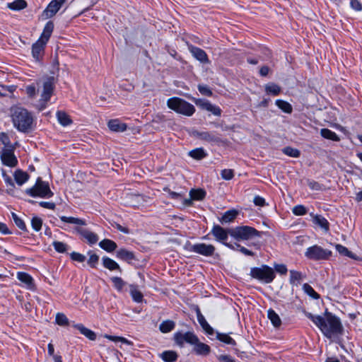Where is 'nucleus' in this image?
Instances as JSON below:
<instances>
[{"instance_id": "f257e3e1", "label": "nucleus", "mask_w": 362, "mask_h": 362, "mask_svg": "<svg viewBox=\"0 0 362 362\" xmlns=\"http://www.w3.org/2000/svg\"><path fill=\"white\" fill-rule=\"evenodd\" d=\"M305 315L329 339H331L334 335L341 334L343 331L340 320L331 313L325 312V317L314 315L310 313H307Z\"/></svg>"}, {"instance_id": "f03ea898", "label": "nucleus", "mask_w": 362, "mask_h": 362, "mask_svg": "<svg viewBox=\"0 0 362 362\" xmlns=\"http://www.w3.org/2000/svg\"><path fill=\"white\" fill-rule=\"evenodd\" d=\"M13 127L19 132L28 133L33 130L34 119L31 112L25 108L14 106L11 109Z\"/></svg>"}, {"instance_id": "7ed1b4c3", "label": "nucleus", "mask_w": 362, "mask_h": 362, "mask_svg": "<svg viewBox=\"0 0 362 362\" xmlns=\"http://www.w3.org/2000/svg\"><path fill=\"white\" fill-rule=\"evenodd\" d=\"M59 219L64 224L70 223L75 225V231L79 234L89 245H94L98 241L99 238L96 233L82 227L83 226L86 225V222L84 219L66 216H60Z\"/></svg>"}, {"instance_id": "20e7f679", "label": "nucleus", "mask_w": 362, "mask_h": 362, "mask_svg": "<svg viewBox=\"0 0 362 362\" xmlns=\"http://www.w3.org/2000/svg\"><path fill=\"white\" fill-rule=\"evenodd\" d=\"M54 89V78L52 76L43 80L42 89L40 90V98L36 104L38 110H43L47 106Z\"/></svg>"}, {"instance_id": "39448f33", "label": "nucleus", "mask_w": 362, "mask_h": 362, "mask_svg": "<svg viewBox=\"0 0 362 362\" xmlns=\"http://www.w3.org/2000/svg\"><path fill=\"white\" fill-rule=\"evenodd\" d=\"M167 105L175 112L187 117L192 116L195 112V107L193 105L177 97L169 98L167 101Z\"/></svg>"}, {"instance_id": "423d86ee", "label": "nucleus", "mask_w": 362, "mask_h": 362, "mask_svg": "<svg viewBox=\"0 0 362 362\" xmlns=\"http://www.w3.org/2000/svg\"><path fill=\"white\" fill-rule=\"evenodd\" d=\"M230 235L235 240H249L255 237H260L261 232L255 228L248 226H238L234 228H230Z\"/></svg>"}, {"instance_id": "0eeeda50", "label": "nucleus", "mask_w": 362, "mask_h": 362, "mask_svg": "<svg viewBox=\"0 0 362 362\" xmlns=\"http://www.w3.org/2000/svg\"><path fill=\"white\" fill-rule=\"evenodd\" d=\"M25 193L32 197H40L48 199L53 196V192L49 188L47 182L42 181L40 177H38L35 184L30 188L25 190Z\"/></svg>"}, {"instance_id": "6e6552de", "label": "nucleus", "mask_w": 362, "mask_h": 362, "mask_svg": "<svg viewBox=\"0 0 362 362\" xmlns=\"http://www.w3.org/2000/svg\"><path fill=\"white\" fill-rule=\"evenodd\" d=\"M250 274L253 279L264 284L272 282L276 276L274 269L266 264L251 268Z\"/></svg>"}, {"instance_id": "1a4fd4ad", "label": "nucleus", "mask_w": 362, "mask_h": 362, "mask_svg": "<svg viewBox=\"0 0 362 362\" xmlns=\"http://www.w3.org/2000/svg\"><path fill=\"white\" fill-rule=\"evenodd\" d=\"M332 255V252L327 249L315 245L309 247L305 252V256L312 260L319 261L328 259Z\"/></svg>"}, {"instance_id": "9d476101", "label": "nucleus", "mask_w": 362, "mask_h": 362, "mask_svg": "<svg viewBox=\"0 0 362 362\" xmlns=\"http://www.w3.org/2000/svg\"><path fill=\"white\" fill-rule=\"evenodd\" d=\"M174 339L176 344L180 346H183L185 343L193 345L198 342V337L191 332H187L185 333L177 332L174 335Z\"/></svg>"}, {"instance_id": "9b49d317", "label": "nucleus", "mask_w": 362, "mask_h": 362, "mask_svg": "<svg viewBox=\"0 0 362 362\" xmlns=\"http://www.w3.org/2000/svg\"><path fill=\"white\" fill-rule=\"evenodd\" d=\"M13 148H3L0 155L1 160L4 165L13 168L18 164V159L14 155Z\"/></svg>"}, {"instance_id": "f8f14e48", "label": "nucleus", "mask_w": 362, "mask_h": 362, "mask_svg": "<svg viewBox=\"0 0 362 362\" xmlns=\"http://www.w3.org/2000/svg\"><path fill=\"white\" fill-rule=\"evenodd\" d=\"M66 1L67 0H52L44 10L42 16L45 18L53 17Z\"/></svg>"}, {"instance_id": "ddd939ff", "label": "nucleus", "mask_w": 362, "mask_h": 362, "mask_svg": "<svg viewBox=\"0 0 362 362\" xmlns=\"http://www.w3.org/2000/svg\"><path fill=\"white\" fill-rule=\"evenodd\" d=\"M191 251L206 257L212 256L215 252V247L212 245L205 243H197L191 247Z\"/></svg>"}, {"instance_id": "4468645a", "label": "nucleus", "mask_w": 362, "mask_h": 362, "mask_svg": "<svg viewBox=\"0 0 362 362\" xmlns=\"http://www.w3.org/2000/svg\"><path fill=\"white\" fill-rule=\"evenodd\" d=\"M193 135L197 138L214 144L220 141V138L215 132H206V131H195Z\"/></svg>"}, {"instance_id": "2eb2a0df", "label": "nucleus", "mask_w": 362, "mask_h": 362, "mask_svg": "<svg viewBox=\"0 0 362 362\" xmlns=\"http://www.w3.org/2000/svg\"><path fill=\"white\" fill-rule=\"evenodd\" d=\"M230 229H225L219 225H214L211 230V233L214 237L215 240L225 245L228 238Z\"/></svg>"}, {"instance_id": "dca6fc26", "label": "nucleus", "mask_w": 362, "mask_h": 362, "mask_svg": "<svg viewBox=\"0 0 362 362\" xmlns=\"http://www.w3.org/2000/svg\"><path fill=\"white\" fill-rule=\"evenodd\" d=\"M195 104L201 108L206 110L208 112H211L216 116H220L221 115V108L215 105L211 104L209 101L203 99L194 100Z\"/></svg>"}, {"instance_id": "f3484780", "label": "nucleus", "mask_w": 362, "mask_h": 362, "mask_svg": "<svg viewBox=\"0 0 362 362\" xmlns=\"http://www.w3.org/2000/svg\"><path fill=\"white\" fill-rule=\"evenodd\" d=\"M189 50L192 56L200 62L203 64L209 62L206 53L202 49L191 45L189 47Z\"/></svg>"}, {"instance_id": "a211bd4d", "label": "nucleus", "mask_w": 362, "mask_h": 362, "mask_svg": "<svg viewBox=\"0 0 362 362\" xmlns=\"http://www.w3.org/2000/svg\"><path fill=\"white\" fill-rule=\"evenodd\" d=\"M46 43L37 40L32 46V56L35 61H40L44 54Z\"/></svg>"}, {"instance_id": "6ab92c4d", "label": "nucleus", "mask_w": 362, "mask_h": 362, "mask_svg": "<svg viewBox=\"0 0 362 362\" xmlns=\"http://www.w3.org/2000/svg\"><path fill=\"white\" fill-rule=\"evenodd\" d=\"M17 279L29 290L35 289V284L33 277L26 272H18L16 275Z\"/></svg>"}, {"instance_id": "aec40b11", "label": "nucleus", "mask_w": 362, "mask_h": 362, "mask_svg": "<svg viewBox=\"0 0 362 362\" xmlns=\"http://www.w3.org/2000/svg\"><path fill=\"white\" fill-rule=\"evenodd\" d=\"M13 177L16 184L21 186L29 180L30 176L26 172L18 169L14 172Z\"/></svg>"}, {"instance_id": "412c9836", "label": "nucleus", "mask_w": 362, "mask_h": 362, "mask_svg": "<svg viewBox=\"0 0 362 362\" xmlns=\"http://www.w3.org/2000/svg\"><path fill=\"white\" fill-rule=\"evenodd\" d=\"M107 126L111 131L116 132H123L127 129V124L121 122L119 119L110 120Z\"/></svg>"}, {"instance_id": "4be33fe9", "label": "nucleus", "mask_w": 362, "mask_h": 362, "mask_svg": "<svg viewBox=\"0 0 362 362\" xmlns=\"http://www.w3.org/2000/svg\"><path fill=\"white\" fill-rule=\"evenodd\" d=\"M53 29H54L53 23L51 21L47 22L46 23V25H45L42 33L41 34V35L38 40H42V42L47 44V42H48V40L52 35Z\"/></svg>"}, {"instance_id": "5701e85b", "label": "nucleus", "mask_w": 362, "mask_h": 362, "mask_svg": "<svg viewBox=\"0 0 362 362\" xmlns=\"http://www.w3.org/2000/svg\"><path fill=\"white\" fill-rule=\"evenodd\" d=\"M73 327L77 329L81 334L86 337L88 339L94 341L96 339L95 333L86 327L83 324H75Z\"/></svg>"}, {"instance_id": "b1692460", "label": "nucleus", "mask_w": 362, "mask_h": 362, "mask_svg": "<svg viewBox=\"0 0 362 362\" xmlns=\"http://www.w3.org/2000/svg\"><path fill=\"white\" fill-rule=\"evenodd\" d=\"M99 246L107 252H112L117 247L116 243L110 239H103L99 243Z\"/></svg>"}, {"instance_id": "393cba45", "label": "nucleus", "mask_w": 362, "mask_h": 362, "mask_svg": "<svg viewBox=\"0 0 362 362\" xmlns=\"http://www.w3.org/2000/svg\"><path fill=\"white\" fill-rule=\"evenodd\" d=\"M103 265L105 268L110 270H118L121 272V268L119 265L113 259L108 257H103Z\"/></svg>"}, {"instance_id": "a878e982", "label": "nucleus", "mask_w": 362, "mask_h": 362, "mask_svg": "<svg viewBox=\"0 0 362 362\" xmlns=\"http://www.w3.org/2000/svg\"><path fill=\"white\" fill-rule=\"evenodd\" d=\"M335 249L340 255H341L343 256H346V257H350L351 259H356V260L358 259V257L356 255H355L353 252H351V251H349L347 247H346L345 246H344L342 245L336 244Z\"/></svg>"}, {"instance_id": "bb28decb", "label": "nucleus", "mask_w": 362, "mask_h": 362, "mask_svg": "<svg viewBox=\"0 0 362 362\" xmlns=\"http://www.w3.org/2000/svg\"><path fill=\"white\" fill-rule=\"evenodd\" d=\"M56 115L59 123L64 127L69 126L72 123L70 117L65 112L57 111Z\"/></svg>"}, {"instance_id": "cd10ccee", "label": "nucleus", "mask_w": 362, "mask_h": 362, "mask_svg": "<svg viewBox=\"0 0 362 362\" xmlns=\"http://www.w3.org/2000/svg\"><path fill=\"white\" fill-rule=\"evenodd\" d=\"M194 351L198 355H207L210 352V346L206 344L201 343L198 341L197 344H194Z\"/></svg>"}, {"instance_id": "c85d7f7f", "label": "nucleus", "mask_w": 362, "mask_h": 362, "mask_svg": "<svg viewBox=\"0 0 362 362\" xmlns=\"http://www.w3.org/2000/svg\"><path fill=\"white\" fill-rule=\"evenodd\" d=\"M238 211L235 209L226 211L220 219L221 223H228L232 222L237 216Z\"/></svg>"}, {"instance_id": "c756f323", "label": "nucleus", "mask_w": 362, "mask_h": 362, "mask_svg": "<svg viewBox=\"0 0 362 362\" xmlns=\"http://www.w3.org/2000/svg\"><path fill=\"white\" fill-rule=\"evenodd\" d=\"M265 92L268 95H278L281 91V88L279 86L274 83H269L265 85Z\"/></svg>"}, {"instance_id": "7c9ffc66", "label": "nucleus", "mask_w": 362, "mask_h": 362, "mask_svg": "<svg viewBox=\"0 0 362 362\" xmlns=\"http://www.w3.org/2000/svg\"><path fill=\"white\" fill-rule=\"evenodd\" d=\"M116 256L118 259L124 261H131L134 259L133 252L125 249H120L117 250Z\"/></svg>"}, {"instance_id": "2f4dec72", "label": "nucleus", "mask_w": 362, "mask_h": 362, "mask_svg": "<svg viewBox=\"0 0 362 362\" xmlns=\"http://www.w3.org/2000/svg\"><path fill=\"white\" fill-rule=\"evenodd\" d=\"M321 136L327 139H329L334 141H339L340 140L339 136L334 132L329 129H322L320 130Z\"/></svg>"}, {"instance_id": "473e14b6", "label": "nucleus", "mask_w": 362, "mask_h": 362, "mask_svg": "<svg viewBox=\"0 0 362 362\" xmlns=\"http://www.w3.org/2000/svg\"><path fill=\"white\" fill-rule=\"evenodd\" d=\"M313 223L320 228H322L325 231L329 230V223L327 220L321 215H315L313 217Z\"/></svg>"}, {"instance_id": "72a5a7b5", "label": "nucleus", "mask_w": 362, "mask_h": 362, "mask_svg": "<svg viewBox=\"0 0 362 362\" xmlns=\"http://www.w3.org/2000/svg\"><path fill=\"white\" fill-rule=\"evenodd\" d=\"M130 295L136 303H141L143 300L144 296L143 294L139 289L137 286L135 285H130Z\"/></svg>"}, {"instance_id": "f704fd0d", "label": "nucleus", "mask_w": 362, "mask_h": 362, "mask_svg": "<svg viewBox=\"0 0 362 362\" xmlns=\"http://www.w3.org/2000/svg\"><path fill=\"white\" fill-rule=\"evenodd\" d=\"M268 318L275 327H279L281 325V320L279 315L272 309H269L267 312Z\"/></svg>"}, {"instance_id": "c9c22d12", "label": "nucleus", "mask_w": 362, "mask_h": 362, "mask_svg": "<svg viewBox=\"0 0 362 362\" xmlns=\"http://www.w3.org/2000/svg\"><path fill=\"white\" fill-rule=\"evenodd\" d=\"M160 358L165 362H174L177 358V354L173 351H165L160 354Z\"/></svg>"}, {"instance_id": "e433bc0d", "label": "nucleus", "mask_w": 362, "mask_h": 362, "mask_svg": "<svg viewBox=\"0 0 362 362\" xmlns=\"http://www.w3.org/2000/svg\"><path fill=\"white\" fill-rule=\"evenodd\" d=\"M276 105L281 109L284 112L290 114L292 112L293 107L291 105L283 100L278 99L275 102Z\"/></svg>"}, {"instance_id": "4c0bfd02", "label": "nucleus", "mask_w": 362, "mask_h": 362, "mask_svg": "<svg viewBox=\"0 0 362 362\" xmlns=\"http://www.w3.org/2000/svg\"><path fill=\"white\" fill-rule=\"evenodd\" d=\"M189 156L194 159L201 160L206 157L207 153L203 148H197L189 152Z\"/></svg>"}, {"instance_id": "58836bf2", "label": "nucleus", "mask_w": 362, "mask_h": 362, "mask_svg": "<svg viewBox=\"0 0 362 362\" xmlns=\"http://www.w3.org/2000/svg\"><path fill=\"white\" fill-rule=\"evenodd\" d=\"M302 273L296 270H290L289 282L292 285L298 286L302 280Z\"/></svg>"}, {"instance_id": "ea45409f", "label": "nucleus", "mask_w": 362, "mask_h": 362, "mask_svg": "<svg viewBox=\"0 0 362 362\" xmlns=\"http://www.w3.org/2000/svg\"><path fill=\"white\" fill-rule=\"evenodd\" d=\"M175 324L173 321L168 320L162 322L159 325V329L163 333H168L175 328Z\"/></svg>"}, {"instance_id": "a19ab883", "label": "nucleus", "mask_w": 362, "mask_h": 362, "mask_svg": "<svg viewBox=\"0 0 362 362\" xmlns=\"http://www.w3.org/2000/svg\"><path fill=\"white\" fill-rule=\"evenodd\" d=\"M216 338L219 341H221L225 344H230V345H233V346H235L236 344L235 340L227 334L217 332Z\"/></svg>"}, {"instance_id": "79ce46f5", "label": "nucleus", "mask_w": 362, "mask_h": 362, "mask_svg": "<svg viewBox=\"0 0 362 362\" xmlns=\"http://www.w3.org/2000/svg\"><path fill=\"white\" fill-rule=\"evenodd\" d=\"M189 195H190V197L192 199L200 201V200H202L205 197L206 192L203 189H192L189 192Z\"/></svg>"}, {"instance_id": "37998d69", "label": "nucleus", "mask_w": 362, "mask_h": 362, "mask_svg": "<svg viewBox=\"0 0 362 362\" xmlns=\"http://www.w3.org/2000/svg\"><path fill=\"white\" fill-rule=\"evenodd\" d=\"M52 246L59 253H65L69 250L68 245L60 241H54L52 243Z\"/></svg>"}, {"instance_id": "c03bdc74", "label": "nucleus", "mask_w": 362, "mask_h": 362, "mask_svg": "<svg viewBox=\"0 0 362 362\" xmlns=\"http://www.w3.org/2000/svg\"><path fill=\"white\" fill-rule=\"evenodd\" d=\"M1 175L6 183L7 190H13V189L15 188V184L12 178L6 173V171L4 170H1Z\"/></svg>"}, {"instance_id": "a18cd8bd", "label": "nucleus", "mask_w": 362, "mask_h": 362, "mask_svg": "<svg viewBox=\"0 0 362 362\" xmlns=\"http://www.w3.org/2000/svg\"><path fill=\"white\" fill-rule=\"evenodd\" d=\"M282 151L286 156L292 158H298L300 155V152L299 150L290 146L284 148Z\"/></svg>"}, {"instance_id": "49530a36", "label": "nucleus", "mask_w": 362, "mask_h": 362, "mask_svg": "<svg viewBox=\"0 0 362 362\" xmlns=\"http://www.w3.org/2000/svg\"><path fill=\"white\" fill-rule=\"evenodd\" d=\"M111 281L113 284L114 287L118 291H122L123 287L125 286L126 283L122 280V278L117 276H113L111 278Z\"/></svg>"}, {"instance_id": "de8ad7c7", "label": "nucleus", "mask_w": 362, "mask_h": 362, "mask_svg": "<svg viewBox=\"0 0 362 362\" xmlns=\"http://www.w3.org/2000/svg\"><path fill=\"white\" fill-rule=\"evenodd\" d=\"M105 338L110 339V341H115V342H122L124 344L132 346L133 345L132 341L128 340L127 339L122 337H117V336H112V335H105Z\"/></svg>"}, {"instance_id": "09e8293b", "label": "nucleus", "mask_w": 362, "mask_h": 362, "mask_svg": "<svg viewBox=\"0 0 362 362\" xmlns=\"http://www.w3.org/2000/svg\"><path fill=\"white\" fill-rule=\"evenodd\" d=\"M56 323L60 326H66L69 325V319L62 313H58L55 317Z\"/></svg>"}, {"instance_id": "8fccbe9b", "label": "nucleus", "mask_w": 362, "mask_h": 362, "mask_svg": "<svg viewBox=\"0 0 362 362\" xmlns=\"http://www.w3.org/2000/svg\"><path fill=\"white\" fill-rule=\"evenodd\" d=\"M27 6L24 0H15L9 4V8L12 10H21L25 8Z\"/></svg>"}, {"instance_id": "3c124183", "label": "nucleus", "mask_w": 362, "mask_h": 362, "mask_svg": "<svg viewBox=\"0 0 362 362\" xmlns=\"http://www.w3.org/2000/svg\"><path fill=\"white\" fill-rule=\"evenodd\" d=\"M11 216L16 226L22 230H26V226L24 221L15 213H12Z\"/></svg>"}, {"instance_id": "603ef678", "label": "nucleus", "mask_w": 362, "mask_h": 362, "mask_svg": "<svg viewBox=\"0 0 362 362\" xmlns=\"http://www.w3.org/2000/svg\"><path fill=\"white\" fill-rule=\"evenodd\" d=\"M0 141L4 145V148H13L7 134L4 132L0 133Z\"/></svg>"}, {"instance_id": "864d4df0", "label": "nucleus", "mask_w": 362, "mask_h": 362, "mask_svg": "<svg viewBox=\"0 0 362 362\" xmlns=\"http://www.w3.org/2000/svg\"><path fill=\"white\" fill-rule=\"evenodd\" d=\"M292 212L296 216H303L306 214L307 209L303 205L298 204L293 208Z\"/></svg>"}, {"instance_id": "5fc2aeb1", "label": "nucleus", "mask_w": 362, "mask_h": 362, "mask_svg": "<svg viewBox=\"0 0 362 362\" xmlns=\"http://www.w3.org/2000/svg\"><path fill=\"white\" fill-rule=\"evenodd\" d=\"M305 292L313 297V298L317 299L319 298V295L315 291L311 286L308 284H305L303 286Z\"/></svg>"}, {"instance_id": "6e6d98bb", "label": "nucleus", "mask_w": 362, "mask_h": 362, "mask_svg": "<svg viewBox=\"0 0 362 362\" xmlns=\"http://www.w3.org/2000/svg\"><path fill=\"white\" fill-rule=\"evenodd\" d=\"M42 221L40 218H38V217H33L31 220V226H32V228L35 230V231H39L40 230L41 228H42Z\"/></svg>"}, {"instance_id": "4d7b16f0", "label": "nucleus", "mask_w": 362, "mask_h": 362, "mask_svg": "<svg viewBox=\"0 0 362 362\" xmlns=\"http://www.w3.org/2000/svg\"><path fill=\"white\" fill-rule=\"evenodd\" d=\"M221 175L223 180H230L234 176V171L232 169H224L221 170Z\"/></svg>"}, {"instance_id": "13d9d810", "label": "nucleus", "mask_w": 362, "mask_h": 362, "mask_svg": "<svg viewBox=\"0 0 362 362\" xmlns=\"http://www.w3.org/2000/svg\"><path fill=\"white\" fill-rule=\"evenodd\" d=\"M37 91H39V89L37 90L34 85H29L25 88L26 94L30 98H34L36 96Z\"/></svg>"}, {"instance_id": "bf43d9fd", "label": "nucleus", "mask_w": 362, "mask_h": 362, "mask_svg": "<svg viewBox=\"0 0 362 362\" xmlns=\"http://www.w3.org/2000/svg\"><path fill=\"white\" fill-rule=\"evenodd\" d=\"M70 257L73 261L78 262H83L86 260V256L76 252H72L70 254Z\"/></svg>"}, {"instance_id": "052dcab7", "label": "nucleus", "mask_w": 362, "mask_h": 362, "mask_svg": "<svg viewBox=\"0 0 362 362\" xmlns=\"http://www.w3.org/2000/svg\"><path fill=\"white\" fill-rule=\"evenodd\" d=\"M99 260V257L96 254H91L90 255V257L88 260V264L91 267H95L96 264H98V262Z\"/></svg>"}, {"instance_id": "680f3d73", "label": "nucleus", "mask_w": 362, "mask_h": 362, "mask_svg": "<svg viewBox=\"0 0 362 362\" xmlns=\"http://www.w3.org/2000/svg\"><path fill=\"white\" fill-rule=\"evenodd\" d=\"M198 90L202 95L207 96H211L212 95L211 90L207 86L199 85Z\"/></svg>"}, {"instance_id": "e2e57ef3", "label": "nucleus", "mask_w": 362, "mask_h": 362, "mask_svg": "<svg viewBox=\"0 0 362 362\" xmlns=\"http://www.w3.org/2000/svg\"><path fill=\"white\" fill-rule=\"evenodd\" d=\"M274 268L276 272L280 274H286L288 272L286 266L284 264H276Z\"/></svg>"}, {"instance_id": "0e129e2a", "label": "nucleus", "mask_w": 362, "mask_h": 362, "mask_svg": "<svg viewBox=\"0 0 362 362\" xmlns=\"http://www.w3.org/2000/svg\"><path fill=\"white\" fill-rule=\"evenodd\" d=\"M350 6L355 11H360L362 10V4L358 0H351Z\"/></svg>"}, {"instance_id": "69168bd1", "label": "nucleus", "mask_w": 362, "mask_h": 362, "mask_svg": "<svg viewBox=\"0 0 362 362\" xmlns=\"http://www.w3.org/2000/svg\"><path fill=\"white\" fill-rule=\"evenodd\" d=\"M39 205L45 209H54L56 205L54 202H39Z\"/></svg>"}, {"instance_id": "338daca9", "label": "nucleus", "mask_w": 362, "mask_h": 362, "mask_svg": "<svg viewBox=\"0 0 362 362\" xmlns=\"http://www.w3.org/2000/svg\"><path fill=\"white\" fill-rule=\"evenodd\" d=\"M254 204L256 205V206H263L265 205L266 202H265V199L260 197V196H255L254 197Z\"/></svg>"}, {"instance_id": "774afa93", "label": "nucleus", "mask_w": 362, "mask_h": 362, "mask_svg": "<svg viewBox=\"0 0 362 362\" xmlns=\"http://www.w3.org/2000/svg\"><path fill=\"white\" fill-rule=\"evenodd\" d=\"M217 358L220 362H235L234 359L229 355H220Z\"/></svg>"}]
</instances>
